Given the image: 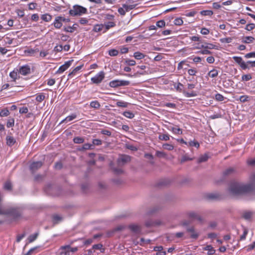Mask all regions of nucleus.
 Instances as JSON below:
<instances>
[{
    "label": "nucleus",
    "mask_w": 255,
    "mask_h": 255,
    "mask_svg": "<svg viewBox=\"0 0 255 255\" xmlns=\"http://www.w3.org/2000/svg\"><path fill=\"white\" fill-rule=\"evenodd\" d=\"M82 67V65L79 66L75 68L71 72L69 73L68 74V77H72L73 75H74L76 72L79 71Z\"/></svg>",
    "instance_id": "obj_37"
},
{
    "label": "nucleus",
    "mask_w": 255,
    "mask_h": 255,
    "mask_svg": "<svg viewBox=\"0 0 255 255\" xmlns=\"http://www.w3.org/2000/svg\"><path fill=\"white\" fill-rule=\"evenodd\" d=\"M158 139L160 140L168 141L170 139V136L168 134H159Z\"/></svg>",
    "instance_id": "obj_32"
},
{
    "label": "nucleus",
    "mask_w": 255,
    "mask_h": 255,
    "mask_svg": "<svg viewBox=\"0 0 255 255\" xmlns=\"http://www.w3.org/2000/svg\"><path fill=\"white\" fill-rule=\"evenodd\" d=\"M3 188L5 190L10 191L12 190V184L9 181H7L4 184Z\"/></svg>",
    "instance_id": "obj_38"
},
{
    "label": "nucleus",
    "mask_w": 255,
    "mask_h": 255,
    "mask_svg": "<svg viewBox=\"0 0 255 255\" xmlns=\"http://www.w3.org/2000/svg\"><path fill=\"white\" fill-rule=\"evenodd\" d=\"M200 14L204 16H211L213 14V12L211 10H204L200 11Z\"/></svg>",
    "instance_id": "obj_36"
},
{
    "label": "nucleus",
    "mask_w": 255,
    "mask_h": 255,
    "mask_svg": "<svg viewBox=\"0 0 255 255\" xmlns=\"http://www.w3.org/2000/svg\"><path fill=\"white\" fill-rule=\"evenodd\" d=\"M14 120L13 118L9 119L6 123V127L7 128H11L14 126Z\"/></svg>",
    "instance_id": "obj_50"
},
{
    "label": "nucleus",
    "mask_w": 255,
    "mask_h": 255,
    "mask_svg": "<svg viewBox=\"0 0 255 255\" xmlns=\"http://www.w3.org/2000/svg\"><path fill=\"white\" fill-rule=\"evenodd\" d=\"M160 207L159 206H155L152 208L148 212V214L150 215L154 214L159 210Z\"/></svg>",
    "instance_id": "obj_52"
},
{
    "label": "nucleus",
    "mask_w": 255,
    "mask_h": 255,
    "mask_svg": "<svg viewBox=\"0 0 255 255\" xmlns=\"http://www.w3.org/2000/svg\"><path fill=\"white\" fill-rule=\"evenodd\" d=\"M77 24L75 23L72 26H69L67 27H64V30L67 32L72 33L77 29Z\"/></svg>",
    "instance_id": "obj_23"
},
{
    "label": "nucleus",
    "mask_w": 255,
    "mask_h": 255,
    "mask_svg": "<svg viewBox=\"0 0 255 255\" xmlns=\"http://www.w3.org/2000/svg\"><path fill=\"white\" fill-rule=\"evenodd\" d=\"M77 117V115L76 114H72L71 115H70L63 120L59 124H62L64 122H68L72 121L73 120L76 119Z\"/></svg>",
    "instance_id": "obj_21"
},
{
    "label": "nucleus",
    "mask_w": 255,
    "mask_h": 255,
    "mask_svg": "<svg viewBox=\"0 0 255 255\" xmlns=\"http://www.w3.org/2000/svg\"><path fill=\"white\" fill-rule=\"evenodd\" d=\"M60 16L56 17L53 23V25L56 28H60L62 26V22L60 20Z\"/></svg>",
    "instance_id": "obj_17"
},
{
    "label": "nucleus",
    "mask_w": 255,
    "mask_h": 255,
    "mask_svg": "<svg viewBox=\"0 0 255 255\" xmlns=\"http://www.w3.org/2000/svg\"><path fill=\"white\" fill-rule=\"evenodd\" d=\"M254 40H255L254 37H253L252 36H248L244 37L242 38V42L244 43L249 44V43H251L253 42Z\"/></svg>",
    "instance_id": "obj_20"
},
{
    "label": "nucleus",
    "mask_w": 255,
    "mask_h": 255,
    "mask_svg": "<svg viewBox=\"0 0 255 255\" xmlns=\"http://www.w3.org/2000/svg\"><path fill=\"white\" fill-rule=\"evenodd\" d=\"M105 78V73L104 71H100L95 76L92 77L91 79V81L94 84H100Z\"/></svg>",
    "instance_id": "obj_4"
},
{
    "label": "nucleus",
    "mask_w": 255,
    "mask_h": 255,
    "mask_svg": "<svg viewBox=\"0 0 255 255\" xmlns=\"http://www.w3.org/2000/svg\"><path fill=\"white\" fill-rule=\"evenodd\" d=\"M168 129L171 130L174 133L177 134H181L182 133V129L179 128L169 127Z\"/></svg>",
    "instance_id": "obj_22"
},
{
    "label": "nucleus",
    "mask_w": 255,
    "mask_h": 255,
    "mask_svg": "<svg viewBox=\"0 0 255 255\" xmlns=\"http://www.w3.org/2000/svg\"><path fill=\"white\" fill-rule=\"evenodd\" d=\"M162 147L164 149H166L168 150H172L174 149V146L172 144L169 143H164L162 145Z\"/></svg>",
    "instance_id": "obj_41"
},
{
    "label": "nucleus",
    "mask_w": 255,
    "mask_h": 255,
    "mask_svg": "<svg viewBox=\"0 0 255 255\" xmlns=\"http://www.w3.org/2000/svg\"><path fill=\"white\" fill-rule=\"evenodd\" d=\"M52 219L53 222L54 224H57L62 220V217L58 215H54Z\"/></svg>",
    "instance_id": "obj_45"
},
{
    "label": "nucleus",
    "mask_w": 255,
    "mask_h": 255,
    "mask_svg": "<svg viewBox=\"0 0 255 255\" xmlns=\"http://www.w3.org/2000/svg\"><path fill=\"white\" fill-rule=\"evenodd\" d=\"M183 21L181 18H176L174 21V23L176 25H181L183 24Z\"/></svg>",
    "instance_id": "obj_58"
},
{
    "label": "nucleus",
    "mask_w": 255,
    "mask_h": 255,
    "mask_svg": "<svg viewBox=\"0 0 255 255\" xmlns=\"http://www.w3.org/2000/svg\"><path fill=\"white\" fill-rule=\"evenodd\" d=\"M171 183V181L169 179H163L159 180L156 185L159 187H163L168 185Z\"/></svg>",
    "instance_id": "obj_15"
},
{
    "label": "nucleus",
    "mask_w": 255,
    "mask_h": 255,
    "mask_svg": "<svg viewBox=\"0 0 255 255\" xmlns=\"http://www.w3.org/2000/svg\"><path fill=\"white\" fill-rule=\"evenodd\" d=\"M160 224V221H153L152 220H148L145 222V225L146 227H151L153 226H159Z\"/></svg>",
    "instance_id": "obj_16"
},
{
    "label": "nucleus",
    "mask_w": 255,
    "mask_h": 255,
    "mask_svg": "<svg viewBox=\"0 0 255 255\" xmlns=\"http://www.w3.org/2000/svg\"><path fill=\"white\" fill-rule=\"evenodd\" d=\"M186 230L187 232L191 233L190 238L191 239L196 240L199 236V234L195 231V228L193 226H191V227H187Z\"/></svg>",
    "instance_id": "obj_6"
},
{
    "label": "nucleus",
    "mask_w": 255,
    "mask_h": 255,
    "mask_svg": "<svg viewBox=\"0 0 255 255\" xmlns=\"http://www.w3.org/2000/svg\"><path fill=\"white\" fill-rule=\"evenodd\" d=\"M73 141L75 143H82L84 142V138L80 136L75 137L73 139Z\"/></svg>",
    "instance_id": "obj_35"
},
{
    "label": "nucleus",
    "mask_w": 255,
    "mask_h": 255,
    "mask_svg": "<svg viewBox=\"0 0 255 255\" xmlns=\"http://www.w3.org/2000/svg\"><path fill=\"white\" fill-rule=\"evenodd\" d=\"M9 76L12 79V81H15L17 79V73L16 72L13 71L10 73Z\"/></svg>",
    "instance_id": "obj_59"
},
{
    "label": "nucleus",
    "mask_w": 255,
    "mask_h": 255,
    "mask_svg": "<svg viewBox=\"0 0 255 255\" xmlns=\"http://www.w3.org/2000/svg\"><path fill=\"white\" fill-rule=\"evenodd\" d=\"M174 87L177 91L183 93V91L182 89V87H183V85L182 84L178 82L177 85L174 84Z\"/></svg>",
    "instance_id": "obj_40"
},
{
    "label": "nucleus",
    "mask_w": 255,
    "mask_h": 255,
    "mask_svg": "<svg viewBox=\"0 0 255 255\" xmlns=\"http://www.w3.org/2000/svg\"><path fill=\"white\" fill-rule=\"evenodd\" d=\"M209 158V156L207 154H204V155H202L199 157L198 159V163H202L204 162H206L208 160Z\"/></svg>",
    "instance_id": "obj_27"
},
{
    "label": "nucleus",
    "mask_w": 255,
    "mask_h": 255,
    "mask_svg": "<svg viewBox=\"0 0 255 255\" xmlns=\"http://www.w3.org/2000/svg\"><path fill=\"white\" fill-rule=\"evenodd\" d=\"M43 165L41 161H36L32 162L30 165V169L32 173L39 169Z\"/></svg>",
    "instance_id": "obj_9"
},
{
    "label": "nucleus",
    "mask_w": 255,
    "mask_h": 255,
    "mask_svg": "<svg viewBox=\"0 0 255 255\" xmlns=\"http://www.w3.org/2000/svg\"><path fill=\"white\" fill-rule=\"evenodd\" d=\"M6 145L9 147L12 146L16 143V139L11 135L10 132L5 138Z\"/></svg>",
    "instance_id": "obj_11"
},
{
    "label": "nucleus",
    "mask_w": 255,
    "mask_h": 255,
    "mask_svg": "<svg viewBox=\"0 0 255 255\" xmlns=\"http://www.w3.org/2000/svg\"><path fill=\"white\" fill-rule=\"evenodd\" d=\"M215 98L216 100L221 102L224 100L225 97L222 95L218 93L215 95Z\"/></svg>",
    "instance_id": "obj_56"
},
{
    "label": "nucleus",
    "mask_w": 255,
    "mask_h": 255,
    "mask_svg": "<svg viewBox=\"0 0 255 255\" xmlns=\"http://www.w3.org/2000/svg\"><path fill=\"white\" fill-rule=\"evenodd\" d=\"M188 218L192 220H196L200 222L203 221L202 217L196 212L190 211L187 213Z\"/></svg>",
    "instance_id": "obj_5"
},
{
    "label": "nucleus",
    "mask_w": 255,
    "mask_h": 255,
    "mask_svg": "<svg viewBox=\"0 0 255 255\" xmlns=\"http://www.w3.org/2000/svg\"><path fill=\"white\" fill-rule=\"evenodd\" d=\"M120 80H115L111 81L109 83V85L111 87L116 88L120 87Z\"/></svg>",
    "instance_id": "obj_29"
},
{
    "label": "nucleus",
    "mask_w": 255,
    "mask_h": 255,
    "mask_svg": "<svg viewBox=\"0 0 255 255\" xmlns=\"http://www.w3.org/2000/svg\"><path fill=\"white\" fill-rule=\"evenodd\" d=\"M155 155L159 158H166L167 154L163 151H156Z\"/></svg>",
    "instance_id": "obj_47"
},
{
    "label": "nucleus",
    "mask_w": 255,
    "mask_h": 255,
    "mask_svg": "<svg viewBox=\"0 0 255 255\" xmlns=\"http://www.w3.org/2000/svg\"><path fill=\"white\" fill-rule=\"evenodd\" d=\"M69 14L72 16H80L87 13V9L80 5L76 4L69 11Z\"/></svg>",
    "instance_id": "obj_2"
},
{
    "label": "nucleus",
    "mask_w": 255,
    "mask_h": 255,
    "mask_svg": "<svg viewBox=\"0 0 255 255\" xmlns=\"http://www.w3.org/2000/svg\"><path fill=\"white\" fill-rule=\"evenodd\" d=\"M187 145L188 146H194L196 148H198L200 146L199 142L194 140L189 141Z\"/></svg>",
    "instance_id": "obj_46"
},
{
    "label": "nucleus",
    "mask_w": 255,
    "mask_h": 255,
    "mask_svg": "<svg viewBox=\"0 0 255 255\" xmlns=\"http://www.w3.org/2000/svg\"><path fill=\"white\" fill-rule=\"evenodd\" d=\"M220 41L222 43H231L232 42V38H231V37H227V38H221L220 39Z\"/></svg>",
    "instance_id": "obj_57"
},
{
    "label": "nucleus",
    "mask_w": 255,
    "mask_h": 255,
    "mask_svg": "<svg viewBox=\"0 0 255 255\" xmlns=\"http://www.w3.org/2000/svg\"><path fill=\"white\" fill-rule=\"evenodd\" d=\"M119 54V51L117 49H112L109 51V54L111 56H116Z\"/></svg>",
    "instance_id": "obj_48"
},
{
    "label": "nucleus",
    "mask_w": 255,
    "mask_h": 255,
    "mask_svg": "<svg viewBox=\"0 0 255 255\" xmlns=\"http://www.w3.org/2000/svg\"><path fill=\"white\" fill-rule=\"evenodd\" d=\"M52 18V15L49 13L42 14L41 16V18L45 22H49L51 20Z\"/></svg>",
    "instance_id": "obj_25"
},
{
    "label": "nucleus",
    "mask_w": 255,
    "mask_h": 255,
    "mask_svg": "<svg viewBox=\"0 0 255 255\" xmlns=\"http://www.w3.org/2000/svg\"><path fill=\"white\" fill-rule=\"evenodd\" d=\"M248 233V229L244 228L243 234L240 237V241H243V240H245Z\"/></svg>",
    "instance_id": "obj_54"
},
{
    "label": "nucleus",
    "mask_w": 255,
    "mask_h": 255,
    "mask_svg": "<svg viewBox=\"0 0 255 255\" xmlns=\"http://www.w3.org/2000/svg\"><path fill=\"white\" fill-rule=\"evenodd\" d=\"M122 6L123 8H124L125 10H126V12H128L135 7V5H128L126 4H123Z\"/></svg>",
    "instance_id": "obj_39"
},
{
    "label": "nucleus",
    "mask_w": 255,
    "mask_h": 255,
    "mask_svg": "<svg viewBox=\"0 0 255 255\" xmlns=\"http://www.w3.org/2000/svg\"><path fill=\"white\" fill-rule=\"evenodd\" d=\"M21 210L19 208H9L5 209L4 215H8L16 220L21 217Z\"/></svg>",
    "instance_id": "obj_3"
},
{
    "label": "nucleus",
    "mask_w": 255,
    "mask_h": 255,
    "mask_svg": "<svg viewBox=\"0 0 255 255\" xmlns=\"http://www.w3.org/2000/svg\"><path fill=\"white\" fill-rule=\"evenodd\" d=\"M44 99L45 96L43 94H40L36 97V100L38 102H41Z\"/></svg>",
    "instance_id": "obj_63"
},
{
    "label": "nucleus",
    "mask_w": 255,
    "mask_h": 255,
    "mask_svg": "<svg viewBox=\"0 0 255 255\" xmlns=\"http://www.w3.org/2000/svg\"><path fill=\"white\" fill-rule=\"evenodd\" d=\"M94 145H101L102 144V141L99 139H93L92 141Z\"/></svg>",
    "instance_id": "obj_62"
},
{
    "label": "nucleus",
    "mask_w": 255,
    "mask_h": 255,
    "mask_svg": "<svg viewBox=\"0 0 255 255\" xmlns=\"http://www.w3.org/2000/svg\"><path fill=\"white\" fill-rule=\"evenodd\" d=\"M247 163L248 165L251 166H255V158L249 159Z\"/></svg>",
    "instance_id": "obj_64"
},
{
    "label": "nucleus",
    "mask_w": 255,
    "mask_h": 255,
    "mask_svg": "<svg viewBox=\"0 0 255 255\" xmlns=\"http://www.w3.org/2000/svg\"><path fill=\"white\" fill-rule=\"evenodd\" d=\"M251 180L248 184L236 181H231L228 188L229 194L237 198L248 195H255V174L253 175Z\"/></svg>",
    "instance_id": "obj_1"
},
{
    "label": "nucleus",
    "mask_w": 255,
    "mask_h": 255,
    "mask_svg": "<svg viewBox=\"0 0 255 255\" xmlns=\"http://www.w3.org/2000/svg\"><path fill=\"white\" fill-rule=\"evenodd\" d=\"M233 59L235 61L240 65V67L244 70L249 68V67L247 64L243 60L241 57L234 56Z\"/></svg>",
    "instance_id": "obj_7"
},
{
    "label": "nucleus",
    "mask_w": 255,
    "mask_h": 255,
    "mask_svg": "<svg viewBox=\"0 0 255 255\" xmlns=\"http://www.w3.org/2000/svg\"><path fill=\"white\" fill-rule=\"evenodd\" d=\"M73 60H69L65 62V63L61 65L57 71L56 73H61L67 70L72 64Z\"/></svg>",
    "instance_id": "obj_8"
},
{
    "label": "nucleus",
    "mask_w": 255,
    "mask_h": 255,
    "mask_svg": "<svg viewBox=\"0 0 255 255\" xmlns=\"http://www.w3.org/2000/svg\"><path fill=\"white\" fill-rule=\"evenodd\" d=\"M252 78L250 74L244 75L242 77V80L243 81H248Z\"/></svg>",
    "instance_id": "obj_55"
},
{
    "label": "nucleus",
    "mask_w": 255,
    "mask_h": 255,
    "mask_svg": "<svg viewBox=\"0 0 255 255\" xmlns=\"http://www.w3.org/2000/svg\"><path fill=\"white\" fill-rule=\"evenodd\" d=\"M38 235H39L38 232L35 233V234H32V235H30L28 238L29 242L32 243L33 241H34L37 239Z\"/></svg>",
    "instance_id": "obj_31"
},
{
    "label": "nucleus",
    "mask_w": 255,
    "mask_h": 255,
    "mask_svg": "<svg viewBox=\"0 0 255 255\" xmlns=\"http://www.w3.org/2000/svg\"><path fill=\"white\" fill-rule=\"evenodd\" d=\"M61 248L63 249H70V251L73 253L76 252L78 251L77 247L71 248L69 245L63 246L61 247Z\"/></svg>",
    "instance_id": "obj_51"
},
{
    "label": "nucleus",
    "mask_w": 255,
    "mask_h": 255,
    "mask_svg": "<svg viewBox=\"0 0 255 255\" xmlns=\"http://www.w3.org/2000/svg\"><path fill=\"white\" fill-rule=\"evenodd\" d=\"M19 73L22 75H27L30 73V68L28 65L21 66L19 68Z\"/></svg>",
    "instance_id": "obj_12"
},
{
    "label": "nucleus",
    "mask_w": 255,
    "mask_h": 255,
    "mask_svg": "<svg viewBox=\"0 0 255 255\" xmlns=\"http://www.w3.org/2000/svg\"><path fill=\"white\" fill-rule=\"evenodd\" d=\"M196 49H218V46L214 45L212 43H205V44H202L200 47H196Z\"/></svg>",
    "instance_id": "obj_13"
},
{
    "label": "nucleus",
    "mask_w": 255,
    "mask_h": 255,
    "mask_svg": "<svg viewBox=\"0 0 255 255\" xmlns=\"http://www.w3.org/2000/svg\"><path fill=\"white\" fill-rule=\"evenodd\" d=\"M116 104L119 107L126 108L128 107L129 103L124 101H118L117 102Z\"/></svg>",
    "instance_id": "obj_43"
},
{
    "label": "nucleus",
    "mask_w": 255,
    "mask_h": 255,
    "mask_svg": "<svg viewBox=\"0 0 255 255\" xmlns=\"http://www.w3.org/2000/svg\"><path fill=\"white\" fill-rule=\"evenodd\" d=\"M204 251H208L207 254L208 255H213L215 253V250L212 247L211 245H207L203 248Z\"/></svg>",
    "instance_id": "obj_19"
},
{
    "label": "nucleus",
    "mask_w": 255,
    "mask_h": 255,
    "mask_svg": "<svg viewBox=\"0 0 255 255\" xmlns=\"http://www.w3.org/2000/svg\"><path fill=\"white\" fill-rule=\"evenodd\" d=\"M128 229L135 234H139L141 231L140 226L135 224H130L128 227Z\"/></svg>",
    "instance_id": "obj_10"
},
{
    "label": "nucleus",
    "mask_w": 255,
    "mask_h": 255,
    "mask_svg": "<svg viewBox=\"0 0 255 255\" xmlns=\"http://www.w3.org/2000/svg\"><path fill=\"white\" fill-rule=\"evenodd\" d=\"M208 76L211 78H215L218 75V71L214 69L212 70H211L208 74Z\"/></svg>",
    "instance_id": "obj_33"
},
{
    "label": "nucleus",
    "mask_w": 255,
    "mask_h": 255,
    "mask_svg": "<svg viewBox=\"0 0 255 255\" xmlns=\"http://www.w3.org/2000/svg\"><path fill=\"white\" fill-rule=\"evenodd\" d=\"M255 27V24L254 23H250L246 25L245 29L248 31H251L254 29Z\"/></svg>",
    "instance_id": "obj_61"
},
{
    "label": "nucleus",
    "mask_w": 255,
    "mask_h": 255,
    "mask_svg": "<svg viewBox=\"0 0 255 255\" xmlns=\"http://www.w3.org/2000/svg\"><path fill=\"white\" fill-rule=\"evenodd\" d=\"M154 251L157 252L156 255H166V252L163 251L162 246H156L154 248Z\"/></svg>",
    "instance_id": "obj_18"
},
{
    "label": "nucleus",
    "mask_w": 255,
    "mask_h": 255,
    "mask_svg": "<svg viewBox=\"0 0 255 255\" xmlns=\"http://www.w3.org/2000/svg\"><path fill=\"white\" fill-rule=\"evenodd\" d=\"M252 216V213L251 212H246L243 214V217L246 220H250Z\"/></svg>",
    "instance_id": "obj_53"
},
{
    "label": "nucleus",
    "mask_w": 255,
    "mask_h": 255,
    "mask_svg": "<svg viewBox=\"0 0 255 255\" xmlns=\"http://www.w3.org/2000/svg\"><path fill=\"white\" fill-rule=\"evenodd\" d=\"M130 160L131 157L130 156L124 155L118 159V162L119 165H121V163L122 165H124L125 163L129 162Z\"/></svg>",
    "instance_id": "obj_14"
},
{
    "label": "nucleus",
    "mask_w": 255,
    "mask_h": 255,
    "mask_svg": "<svg viewBox=\"0 0 255 255\" xmlns=\"http://www.w3.org/2000/svg\"><path fill=\"white\" fill-rule=\"evenodd\" d=\"M156 26H157V27H158L159 28H162V27L165 26V22L164 20H160L156 22Z\"/></svg>",
    "instance_id": "obj_60"
},
{
    "label": "nucleus",
    "mask_w": 255,
    "mask_h": 255,
    "mask_svg": "<svg viewBox=\"0 0 255 255\" xmlns=\"http://www.w3.org/2000/svg\"><path fill=\"white\" fill-rule=\"evenodd\" d=\"M9 114L10 112L7 108L1 109L0 111V116L1 117H7L9 115Z\"/></svg>",
    "instance_id": "obj_30"
},
{
    "label": "nucleus",
    "mask_w": 255,
    "mask_h": 255,
    "mask_svg": "<svg viewBox=\"0 0 255 255\" xmlns=\"http://www.w3.org/2000/svg\"><path fill=\"white\" fill-rule=\"evenodd\" d=\"M104 27L103 24H97L95 25L93 30L95 32H100L102 31Z\"/></svg>",
    "instance_id": "obj_44"
},
{
    "label": "nucleus",
    "mask_w": 255,
    "mask_h": 255,
    "mask_svg": "<svg viewBox=\"0 0 255 255\" xmlns=\"http://www.w3.org/2000/svg\"><path fill=\"white\" fill-rule=\"evenodd\" d=\"M125 63L128 65V66H134L136 64V62L133 60L127 59L125 61Z\"/></svg>",
    "instance_id": "obj_49"
},
{
    "label": "nucleus",
    "mask_w": 255,
    "mask_h": 255,
    "mask_svg": "<svg viewBox=\"0 0 255 255\" xmlns=\"http://www.w3.org/2000/svg\"><path fill=\"white\" fill-rule=\"evenodd\" d=\"M123 115L125 117L130 119L133 118L134 117V114L130 111H125L123 113Z\"/></svg>",
    "instance_id": "obj_34"
},
{
    "label": "nucleus",
    "mask_w": 255,
    "mask_h": 255,
    "mask_svg": "<svg viewBox=\"0 0 255 255\" xmlns=\"http://www.w3.org/2000/svg\"><path fill=\"white\" fill-rule=\"evenodd\" d=\"M133 57L137 60H140L144 58L145 55L140 52H135L133 53Z\"/></svg>",
    "instance_id": "obj_26"
},
{
    "label": "nucleus",
    "mask_w": 255,
    "mask_h": 255,
    "mask_svg": "<svg viewBox=\"0 0 255 255\" xmlns=\"http://www.w3.org/2000/svg\"><path fill=\"white\" fill-rule=\"evenodd\" d=\"M235 172V169L233 167H230L225 170L223 172L224 176H229Z\"/></svg>",
    "instance_id": "obj_24"
},
{
    "label": "nucleus",
    "mask_w": 255,
    "mask_h": 255,
    "mask_svg": "<svg viewBox=\"0 0 255 255\" xmlns=\"http://www.w3.org/2000/svg\"><path fill=\"white\" fill-rule=\"evenodd\" d=\"M183 94L186 97H195L197 96V94L194 92L192 91L191 92H187L185 91H183Z\"/></svg>",
    "instance_id": "obj_42"
},
{
    "label": "nucleus",
    "mask_w": 255,
    "mask_h": 255,
    "mask_svg": "<svg viewBox=\"0 0 255 255\" xmlns=\"http://www.w3.org/2000/svg\"><path fill=\"white\" fill-rule=\"evenodd\" d=\"M90 106L91 108L95 109H98L100 108L101 105L98 101H93L90 103Z\"/></svg>",
    "instance_id": "obj_28"
}]
</instances>
